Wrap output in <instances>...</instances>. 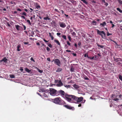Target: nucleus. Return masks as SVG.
I'll list each match as a JSON object with an SVG mask.
<instances>
[{
  "label": "nucleus",
  "mask_w": 122,
  "mask_h": 122,
  "mask_svg": "<svg viewBox=\"0 0 122 122\" xmlns=\"http://www.w3.org/2000/svg\"><path fill=\"white\" fill-rule=\"evenodd\" d=\"M53 101L55 103L60 105H62L65 103V102L60 97L55 98L53 99Z\"/></svg>",
  "instance_id": "f257e3e1"
},
{
  "label": "nucleus",
  "mask_w": 122,
  "mask_h": 122,
  "mask_svg": "<svg viewBox=\"0 0 122 122\" xmlns=\"http://www.w3.org/2000/svg\"><path fill=\"white\" fill-rule=\"evenodd\" d=\"M72 95H69L67 93L65 95L64 98L67 101L72 102L71 99Z\"/></svg>",
  "instance_id": "f03ea898"
},
{
  "label": "nucleus",
  "mask_w": 122,
  "mask_h": 122,
  "mask_svg": "<svg viewBox=\"0 0 122 122\" xmlns=\"http://www.w3.org/2000/svg\"><path fill=\"white\" fill-rule=\"evenodd\" d=\"M66 94V93L64 91L62 90H60L57 91L56 93V96H57L60 95L62 97L64 98Z\"/></svg>",
  "instance_id": "7ed1b4c3"
},
{
  "label": "nucleus",
  "mask_w": 122,
  "mask_h": 122,
  "mask_svg": "<svg viewBox=\"0 0 122 122\" xmlns=\"http://www.w3.org/2000/svg\"><path fill=\"white\" fill-rule=\"evenodd\" d=\"M49 93L52 96H56V93L57 92L56 90L53 88H50Z\"/></svg>",
  "instance_id": "20e7f679"
},
{
  "label": "nucleus",
  "mask_w": 122,
  "mask_h": 122,
  "mask_svg": "<svg viewBox=\"0 0 122 122\" xmlns=\"http://www.w3.org/2000/svg\"><path fill=\"white\" fill-rule=\"evenodd\" d=\"M55 63L59 66H60L61 65V62L58 59H55Z\"/></svg>",
  "instance_id": "39448f33"
},
{
  "label": "nucleus",
  "mask_w": 122,
  "mask_h": 122,
  "mask_svg": "<svg viewBox=\"0 0 122 122\" xmlns=\"http://www.w3.org/2000/svg\"><path fill=\"white\" fill-rule=\"evenodd\" d=\"M77 97L74 96L72 95V96L71 99V102H74L75 103H76V102L77 100Z\"/></svg>",
  "instance_id": "423d86ee"
},
{
  "label": "nucleus",
  "mask_w": 122,
  "mask_h": 122,
  "mask_svg": "<svg viewBox=\"0 0 122 122\" xmlns=\"http://www.w3.org/2000/svg\"><path fill=\"white\" fill-rule=\"evenodd\" d=\"M83 99V97H77L76 103H79L81 102L82 101Z\"/></svg>",
  "instance_id": "0eeeda50"
},
{
  "label": "nucleus",
  "mask_w": 122,
  "mask_h": 122,
  "mask_svg": "<svg viewBox=\"0 0 122 122\" xmlns=\"http://www.w3.org/2000/svg\"><path fill=\"white\" fill-rule=\"evenodd\" d=\"M64 106L70 110L72 109V110H73L74 109V107H71V106L67 105H64Z\"/></svg>",
  "instance_id": "6e6552de"
},
{
  "label": "nucleus",
  "mask_w": 122,
  "mask_h": 122,
  "mask_svg": "<svg viewBox=\"0 0 122 122\" xmlns=\"http://www.w3.org/2000/svg\"><path fill=\"white\" fill-rule=\"evenodd\" d=\"M59 25L60 27L62 28H65L66 26L65 24L62 22L60 23Z\"/></svg>",
  "instance_id": "1a4fd4ad"
},
{
  "label": "nucleus",
  "mask_w": 122,
  "mask_h": 122,
  "mask_svg": "<svg viewBox=\"0 0 122 122\" xmlns=\"http://www.w3.org/2000/svg\"><path fill=\"white\" fill-rule=\"evenodd\" d=\"M113 59L115 61L117 62L119 61H122V59L120 58H116L115 57H114Z\"/></svg>",
  "instance_id": "9d476101"
},
{
  "label": "nucleus",
  "mask_w": 122,
  "mask_h": 122,
  "mask_svg": "<svg viewBox=\"0 0 122 122\" xmlns=\"http://www.w3.org/2000/svg\"><path fill=\"white\" fill-rule=\"evenodd\" d=\"M62 70V69L60 67H58L57 68L56 70V72H58L61 71Z\"/></svg>",
  "instance_id": "9b49d317"
},
{
  "label": "nucleus",
  "mask_w": 122,
  "mask_h": 122,
  "mask_svg": "<svg viewBox=\"0 0 122 122\" xmlns=\"http://www.w3.org/2000/svg\"><path fill=\"white\" fill-rule=\"evenodd\" d=\"M3 61H4L5 62H7V59L5 57L4 58L0 60V62H2Z\"/></svg>",
  "instance_id": "f8f14e48"
},
{
  "label": "nucleus",
  "mask_w": 122,
  "mask_h": 122,
  "mask_svg": "<svg viewBox=\"0 0 122 122\" xmlns=\"http://www.w3.org/2000/svg\"><path fill=\"white\" fill-rule=\"evenodd\" d=\"M25 70L27 72L31 73V71L30 70H29L27 68H25Z\"/></svg>",
  "instance_id": "ddd939ff"
},
{
  "label": "nucleus",
  "mask_w": 122,
  "mask_h": 122,
  "mask_svg": "<svg viewBox=\"0 0 122 122\" xmlns=\"http://www.w3.org/2000/svg\"><path fill=\"white\" fill-rule=\"evenodd\" d=\"M15 27L16 29L18 30H20V25H15Z\"/></svg>",
  "instance_id": "4468645a"
},
{
  "label": "nucleus",
  "mask_w": 122,
  "mask_h": 122,
  "mask_svg": "<svg viewBox=\"0 0 122 122\" xmlns=\"http://www.w3.org/2000/svg\"><path fill=\"white\" fill-rule=\"evenodd\" d=\"M97 46L98 47H99L101 48H104V46H102V45H100L99 44H97Z\"/></svg>",
  "instance_id": "2eb2a0df"
},
{
  "label": "nucleus",
  "mask_w": 122,
  "mask_h": 122,
  "mask_svg": "<svg viewBox=\"0 0 122 122\" xmlns=\"http://www.w3.org/2000/svg\"><path fill=\"white\" fill-rule=\"evenodd\" d=\"M61 36L63 39H65L66 40V35L63 34H62L61 35Z\"/></svg>",
  "instance_id": "dca6fc26"
},
{
  "label": "nucleus",
  "mask_w": 122,
  "mask_h": 122,
  "mask_svg": "<svg viewBox=\"0 0 122 122\" xmlns=\"http://www.w3.org/2000/svg\"><path fill=\"white\" fill-rule=\"evenodd\" d=\"M106 25V23L105 21L103 22V23H101L100 25H102V26L104 27Z\"/></svg>",
  "instance_id": "f3484780"
},
{
  "label": "nucleus",
  "mask_w": 122,
  "mask_h": 122,
  "mask_svg": "<svg viewBox=\"0 0 122 122\" xmlns=\"http://www.w3.org/2000/svg\"><path fill=\"white\" fill-rule=\"evenodd\" d=\"M102 31H99V30H97V34H99L101 36H102Z\"/></svg>",
  "instance_id": "a211bd4d"
},
{
  "label": "nucleus",
  "mask_w": 122,
  "mask_h": 122,
  "mask_svg": "<svg viewBox=\"0 0 122 122\" xmlns=\"http://www.w3.org/2000/svg\"><path fill=\"white\" fill-rule=\"evenodd\" d=\"M54 41L56 42L57 44L59 45L60 46V43L58 40H54Z\"/></svg>",
  "instance_id": "6ab92c4d"
},
{
  "label": "nucleus",
  "mask_w": 122,
  "mask_h": 122,
  "mask_svg": "<svg viewBox=\"0 0 122 122\" xmlns=\"http://www.w3.org/2000/svg\"><path fill=\"white\" fill-rule=\"evenodd\" d=\"M49 36L51 37V40H53L54 39V37L51 34V33H49Z\"/></svg>",
  "instance_id": "aec40b11"
},
{
  "label": "nucleus",
  "mask_w": 122,
  "mask_h": 122,
  "mask_svg": "<svg viewBox=\"0 0 122 122\" xmlns=\"http://www.w3.org/2000/svg\"><path fill=\"white\" fill-rule=\"evenodd\" d=\"M20 46H21V45L20 44H19L17 46V51H20V50L19 49V48L20 47Z\"/></svg>",
  "instance_id": "412c9836"
},
{
  "label": "nucleus",
  "mask_w": 122,
  "mask_h": 122,
  "mask_svg": "<svg viewBox=\"0 0 122 122\" xmlns=\"http://www.w3.org/2000/svg\"><path fill=\"white\" fill-rule=\"evenodd\" d=\"M70 71L72 72L74 71V69L72 66H71V67Z\"/></svg>",
  "instance_id": "4be33fe9"
},
{
  "label": "nucleus",
  "mask_w": 122,
  "mask_h": 122,
  "mask_svg": "<svg viewBox=\"0 0 122 122\" xmlns=\"http://www.w3.org/2000/svg\"><path fill=\"white\" fill-rule=\"evenodd\" d=\"M43 19L44 20H50V18H49L48 17H44L43 18Z\"/></svg>",
  "instance_id": "5701e85b"
},
{
  "label": "nucleus",
  "mask_w": 122,
  "mask_h": 122,
  "mask_svg": "<svg viewBox=\"0 0 122 122\" xmlns=\"http://www.w3.org/2000/svg\"><path fill=\"white\" fill-rule=\"evenodd\" d=\"M97 22L95 20H93L91 23L92 25H96V24Z\"/></svg>",
  "instance_id": "b1692460"
},
{
  "label": "nucleus",
  "mask_w": 122,
  "mask_h": 122,
  "mask_svg": "<svg viewBox=\"0 0 122 122\" xmlns=\"http://www.w3.org/2000/svg\"><path fill=\"white\" fill-rule=\"evenodd\" d=\"M73 87L76 89H77L79 88V86L78 85L76 84L74 85L73 86Z\"/></svg>",
  "instance_id": "393cba45"
},
{
  "label": "nucleus",
  "mask_w": 122,
  "mask_h": 122,
  "mask_svg": "<svg viewBox=\"0 0 122 122\" xmlns=\"http://www.w3.org/2000/svg\"><path fill=\"white\" fill-rule=\"evenodd\" d=\"M10 77L11 78H14L15 77V76L14 75L10 74L9 75Z\"/></svg>",
  "instance_id": "a878e982"
},
{
  "label": "nucleus",
  "mask_w": 122,
  "mask_h": 122,
  "mask_svg": "<svg viewBox=\"0 0 122 122\" xmlns=\"http://www.w3.org/2000/svg\"><path fill=\"white\" fill-rule=\"evenodd\" d=\"M84 78L85 80H89V79L86 76H84Z\"/></svg>",
  "instance_id": "bb28decb"
},
{
  "label": "nucleus",
  "mask_w": 122,
  "mask_h": 122,
  "mask_svg": "<svg viewBox=\"0 0 122 122\" xmlns=\"http://www.w3.org/2000/svg\"><path fill=\"white\" fill-rule=\"evenodd\" d=\"M117 10L119 11L120 13H122V10L119 8H117Z\"/></svg>",
  "instance_id": "cd10ccee"
},
{
  "label": "nucleus",
  "mask_w": 122,
  "mask_h": 122,
  "mask_svg": "<svg viewBox=\"0 0 122 122\" xmlns=\"http://www.w3.org/2000/svg\"><path fill=\"white\" fill-rule=\"evenodd\" d=\"M37 70L38 71V72L40 73H41L43 72V71L37 68Z\"/></svg>",
  "instance_id": "c85d7f7f"
},
{
  "label": "nucleus",
  "mask_w": 122,
  "mask_h": 122,
  "mask_svg": "<svg viewBox=\"0 0 122 122\" xmlns=\"http://www.w3.org/2000/svg\"><path fill=\"white\" fill-rule=\"evenodd\" d=\"M47 44L48 46H49L51 48H52V46L51 44L48 43Z\"/></svg>",
  "instance_id": "c756f323"
},
{
  "label": "nucleus",
  "mask_w": 122,
  "mask_h": 122,
  "mask_svg": "<svg viewBox=\"0 0 122 122\" xmlns=\"http://www.w3.org/2000/svg\"><path fill=\"white\" fill-rule=\"evenodd\" d=\"M67 37L70 41H71V38L70 36L69 35H68V36Z\"/></svg>",
  "instance_id": "7c9ffc66"
},
{
  "label": "nucleus",
  "mask_w": 122,
  "mask_h": 122,
  "mask_svg": "<svg viewBox=\"0 0 122 122\" xmlns=\"http://www.w3.org/2000/svg\"><path fill=\"white\" fill-rule=\"evenodd\" d=\"M59 85H60V86H61L63 85V83L61 81H59Z\"/></svg>",
  "instance_id": "2f4dec72"
},
{
  "label": "nucleus",
  "mask_w": 122,
  "mask_h": 122,
  "mask_svg": "<svg viewBox=\"0 0 122 122\" xmlns=\"http://www.w3.org/2000/svg\"><path fill=\"white\" fill-rule=\"evenodd\" d=\"M71 34L72 35L74 36H76V33L74 32H73Z\"/></svg>",
  "instance_id": "473e14b6"
},
{
  "label": "nucleus",
  "mask_w": 122,
  "mask_h": 122,
  "mask_svg": "<svg viewBox=\"0 0 122 122\" xmlns=\"http://www.w3.org/2000/svg\"><path fill=\"white\" fill-rule=\"evenodd\" d=\"M61 33H56V35L57 36H59V37L61 38Z\"/></svg>",
  "instance_id": "72a5a7b5"
},
{
  "label": "nucleus",
  "mask_w": 122,
  "mask_h": 122,
  "mask_svg": "<svg viewBox=\"0 0 122 122\" xmlns=\"http://www.w3.org/2000/svg\"><path fill=\"white\" fill-rule=\"evenodd\" d=\"M64 86L65 87H66L67 88H70V86L69 85H64Z\"/></svg>",
  "instance_id": "f704fd0d"
},
{
  "label": "nucleus",
  "mask_w": 122,
  "mask_h": 122,
  "mask_svg": "<svg viewBox=\"0 0 122 122\" xmlns=\"http://www.w3.org/2000/svg\"><path fill=\"white\" fill-rule=\"evenodd\" d=\"M20 14H21L22 15H25V16H26V14H27L25 12H23V13H22V14L21 13Z\"/></svg>",
  "instance_id": "c9c22d12"
},
{
  "label": "nucleus",
  "mask_w": 122,
  "mask_h": 122,
  "mask_svg": "<svg viewBox=\"0 0 122 122\" xmlns=\"http://www.w3.org/2000/svg\"><path fill=\"white\" fill-rule=\"evenodd\" d=\"M87 57L89 58H90L91 59H93L94 58L93 57H89L88 56V55H87Z\"/></svg>",
  "instance_id": "e433bc0d"
},
{
  "label": "nucleus",
  "mask_w": 122,
  "mask_h": 122,
  "mask_svg": "<svg viewBox=\"0 0 122 122\" xmlns=\"http://www.w3.org/2000/svg\"><path fill=\"white\" fill-rule=\"evenodd\" d=\"M27 22H28L29 24H30V25L31 24V22H30V20H26V21Z\"/></svg>",
  "instance_id": "4c0bfd02"
},
{
  "label": "nucleus",
  "mask_w": 122,
  "mask_h": 122,
  "mask_svg": "<svg viewBox=\"0 0 122 122\" xmlns=\"http://www.w3.org/2000/svg\"><path fill=\"white\" fill-rule=\"evenodd\" d=\"M36 8L37 9H39L40 8V6L39 5H37L36 6Z\"/></svg>",
  "instance_id": "58836bf2"
},
{
  "label": "nucleus",
  "mask_w": 122,
  "mask_h": 122,
  "mask_svg": "<svg viewBox=\"0 0 122 122\" xmlns=\"http://www.w3.org/2000/svg\"><path fill=\"white\" fill-rule=\"evenodd\" d=\"M6 23L7 26L9 27H10L11 25L10 24L8 23V22L7 21Z\"/></svg>",
  "instance_id": "ea45409f"
},
{
  "label": "nucleus",
  "mask_w": 122,
  "mask_h": 122,
  "mask_svg": "<svg viewBox=\"0 0 122 122\" xmlns=\"http://www.w3.org/2000/svg\"><path fill=\"white\" fill-rule=\"evenodd\" d=\"M112 34H110V33H109L108 32V31H107V36H110V35H112Z\"/></svg>",
  "instance_id": "a19ab883"
},
{
  "label": "nucleus",
  "mask_w": 122,
  "mask_h": 122,
  "mask_svg": "<svg viewBox=\"0 0 122 122\" xmlns=\"http://www.w3.org/2000/svg\"><path fill=\"white\" fill-rule=\"evenodd\" d=\"M21 17L23 19H25V20L26 21V19L25 18V17L24 16H21Z\"/></svg>",
  "instance_id": "79ce46f5"
},
{
  "label": "nucleus",
  "mask_w": 122,
  "mask_h": 122,
  "mask_svg": "<svg viewBox=\"0 0 122 122\" xmlns=\"http://www.w3.org/2000/svg\"><path fill=\"white\" fill-rule=\"evenodd\" d=\"M46 50L48 51H50V49L48 47H46Z\"/></svg>",
  "instance_id": "37998d69"
},
{
  "label": "nucleus",
  "mask_w": 122,
  "mask_h": 122,
  "mask_svg": "<svg viewBox=\"0 0 122 122\" xmlns=\"http://www.w3.org/2000/svg\"><path fill=\"white\" fill-rule=\"evenodd\" d=\"M118 1L119 3L120 4H122V1L121 0H118Z\"/></svg>",
  "instance_id": "c03bdc74"
},
{
  "label": "nucleus",
  "mask_w": 122,
  "mask_h": 122,
  "mask_svg": "<svg viewBox=\"0 0 122 122\" xmlns=\"http://www.w3.org/2000/svg\"><path fill=\"white\" fill-rule=\"evenodd\" d=\"M119 79L121 80L122 79V76L121 75H119Z\"/></svg>",
  "instance_id": "a18cd8bd"
},
{
  "label": "nucleus",
  "mask_w": 122,
  "mask_h": 122,
  "mask_svg": "<svg viewBox=\"0 0 122 122\" xmlns=\"http://www.w3.org/2000/svg\"><path fill=\"white\" fill-rule=\"evenodd\" d=\"M67 44L69 46H70L71 44L69 42V41H67Z\"/></svg>",
  "instance_id": "49530a36"
},
{
  "label": "nucleus",
  "mask_w": 122,
  "mask_h": 122,
  "mask_svg": "<svg viewBox=\"0 0 122 122\" xmlns=\"http://www.w3.org/2000/svg\"><path fill=\"white\" fill-rule=\"evenodd\" d=\"M66 16V17L68 18H70V17L68 15L66 14H64Z\"/></svg>",
  "instance_id": "de8ad7c7"
},
{
  "label": "nucleus",
  "mask_w": 122,
  "mask_h": 122,
  "mask_svg": "<svg viewBox=\"0 0 122 122\" xmlns=\"http://www.w3.org/2000/svg\"><path fill=\"white\" fill-rule=\"evenodd\" d=\"M43 95L45 97H48L47 95L45 93L43 94Z\"/></svg>",
  "instance_id": "09e8293b"
},
{
  "label": "nucleus",
  "mask_w": 122,
  "mask_h": 122,
  "mask_svg": "<svg viewBox=\"0 0 122 122\" xmlns=\"http://www.w3.org/2000/svg\"><path fill=\"white\" fill-rule=\"evenodd\" d=\"M71 54L74 56H76V53H72Z\"/></svg>",
  "instance_id": "8fccbe9b"
},
{
  "label": "nucleus",
  "mask_w": 122,
  "mask_h": 122,
  "mask_svg": "<svg viewBox=\"0 0 122 122\" xmlns=\"http://www.w3.org/2000/svg\"><path fill=\"white\" fill-rule=\"evenodd\" d=\"M54 10L58 13H59L60 12H59V11L57 9H54Z\"/></svg>",
  "instance_id": "3c124183"
},
{
  "label": "nucleus",
  "mask_w": 122,
  "mask_h": 122,
  "mask_svg": "<svg viewBox=\"0 0 122 122\" xmlns=\"http://www.w3.org/2000/svg\"><path fill=\"white\" fill-rule=\"evenodd\" d=\"M113 100L115 101H117L119 100V99L117 98H116L114 99Z\"/></svg>",
  "instance_id": "603ef678"
},
{
  "label": "nucleus",
  "mask_w": 122,
  "mask_h": 122,
  "mask_svg": "<svg viewBox=\"0 0 122 122\" xmlns=\"http://www.w3.org/2000/svg\"><path fill=\"white\" fill-rule=\"evenodd\" d=\"M68 46H67V45L66 44L65 45V49H67L68 48Z\"/></svg>",
  "instance_id": "864d4df0"
},
{
  "label": "nucleus",
  "mask_w": 122,
  "mask_h": 122,
  "mask_svg": "<svg viewBox=\"0 0 122 122\" xmlns=\"http://www.w3.org/2000/svg\"><path fill=\"white\" fill-rule=\"evenodd\" d=\"M102 34H103L104 36H105L106 35V34L105 33V32L103 31H102Z\"/></svg>",
  "instance_id": "5fc2aeb1"
},
{
  "label": "nucleus",
  "mask_w": 122,
  "mask_h": 122,
  "mask_svg": "<svg viewBox=\"0 0 122 122\" xmlns=\"http://www.w3.org/2000/svg\"><path fill=\"white\" fill-rule=\"evenodd\" d=\"M30 60H31V61H33V62H35V61L34 60L33 58H32V57H31L30 58Z\"/></svg>",
  "instance_id": "6e6d98bb"
},
{
  "label": "nucleus",
  "mask_w": 122,
  "mask_h": 122,
  "mask_svg": "<svg viewBox=\"0 0 122 122\" xmlns=\"http://www.w3.org/2000/svg\"><path fill=\"white\" fill-rule=\"evenodd\" d=\"M24 27V30H26V27L24 25H22Z\"/></svg>",
  "instance_id": "4d7b16f0"
},
{
  "label": "nucleus",
  "mask_w": 122,
  "mask_h": 122,
  "mask_svg": "<svg viewBox=\"0 0 122 122\" xmlns=\"http://www.w3.org/2000/svg\"><path fill=\"white\" fill-rule=\"evenodd\" d=\"M81 42L80 41H79L78 42V45L79 46H80L81 45Z\"/></svg>",
  "instance_id": "13d9d810"
},
{
  "label": "nucleus",
  "mask_w": 122,
  "mask_h": 122,
  "mask_svg": "<svg viewBox=\"0 0 122 122\" xmlns=\"http://www.w3.org/2000/svg\"><path fill=\"white\" fill-rule=\"evenodd\" d=\"M20 70L21 71V72H22L23 71V69L22 67H21L20 69Z\"/></svg>",
  "instance_id": "bf43d9fd"
},
{
  "label": "nucleus",
  "mask_w": 122,
  "mask_h": 122,
  "mask_svg": "<svg viewBox=\"0 0 122 122\" xmlns=\"http://www.w3.org/2000/svg\"><path fill=\"white\" fill-rule=\"evenodd\" d=\"M105 3V4H104V5H106V6H107L108 5V4L106 2H105V3Z\"/></svg>",
  "instance_id": "052dcab7"
},
{
  "label": "nucleus",
  "mask_w": 122,
  "mask_h": 122,
  "mask_svg": "<svg viewBox=\"0 0 122 122\" xmlns=\"http://www.w3.org/2000/svg\"><path fill=\"white\" fill-rule=\"evenodd\" d=\"M17 10H18V11H21L22 10L20 9V8H18L17 9Z\"/></svg>",
  "instance_id": "680f3d73"
},
{
  "label": "nucleus",
  "mask_w": 122,
  "mask_h": 122,
  "mask_svg": "<svg viewBox=\"0 0 122 122\" xmlns=\"http://www.w3.org/2000/svg\"><path fill=\"white\" fill-rule=\"evenodd\" d=\"M43 40L45 42H48V41H47V40H45V39H43Z\"/></svg>",
  "instance_id": "e2e57ef3"
},
{
  "label": "nucleus",
  "mask_w": 122,
  "mask_h": 122,
  "mask_svg": "<svg viewBox=\"0 0 122 122\" xmlns=\"http://www.w3.org/2000/svg\"><path fill=\"white\" fill-rule=\"evenodd\" d=\"M47 60L49 61H51L50 58L49 57L47 58Z\"/></svg>",
  "instance_id": "0e129e2a"
},
{
  "label": "nucleus",
  "mask_w": 122,
  "mask_h": 122,
  "mask_svg": "<svg viewBox=\"0 0 122 122\" xmlns=\"http://www.w3.org/2000/svg\"><path fill=\"white\" fill-rule=\"evenodd\" d=\"M29 42H24V43L25 45H26V44H29Z\"/></svg>",
  "instance_id": "69168bd1"
},
{
  "label": "nucleus",
  "mask_w": 122,
  "mask_h": 122,
  "mask_svg": "<svg viewBox=\"0 0 122 122\" xmlns=\"http://www.w3.org/2000/svg\"><path fill=\"white\" fill-rule=\"evenodd\" d=\"M66 52H71V51L70 50H66Z\"/></svg>",
  "instance_id": "338daca9"
},
{
  "label": "nucleus",
  "mask_w": 122,
  "mask_h": 122,
  "mask_svg": "<svg viewBox=\"0 0 122 122\" xmlns=\"http://www.w3.org/2000/svg\"><path fill=\"white\" fill-rule=\"evenodd\" d=\"M85 101H86V100H83L82 101V102L83 103H84L85 102Z\"/></svg>",
  "instance_id": "774afa93"
}]
</instances>
